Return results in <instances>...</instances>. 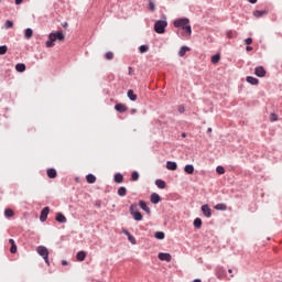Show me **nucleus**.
Here are the masks:
<instances>
[{
	"label": "nucleus",
	"instance_id": "obj_50",
	"mask_svg": "<svg viewBox=\"0 0 282 282\" xmlns=\"http://www.w3.org/2000/svg\"><path fill=\"white\" fill-rule=\"evenodd\" d=\"M62 265H67V260H63Z\"/></svg>",
	"mask_w": 282,
	"mask_h": 282
},
{
	"label": "nucleus",
	"instance_id": "obj_38",
	"mask_svg": "<svg viewBox=\"0 0 282 282\" xmlns=\"http://www.w3.org/2000/svg\"><path fill=\"white\" fill-rule=\"evenodd\" d=\"M4 217H14V212L12 209H6Z\"/></svg>",
	"mask_w": 282,
	"mask_h": 282
},
{
	"label": "nucleus",
	"instance_id": "obj_17",
	"mask_svg": "<svg viewBox=\"0 0 282 282\" xmlns=\"http://www.w3.org/2000/svg\"><path fill=\"white\" fill-rule=\"evenodd\" d=\"M263 14H268V11H265V10L253 11V17H256V19H260V17H263Z\"/></svg>",
	"mask_w": 282,
	"mask_h": 282
},
{
	"label": "nucleus",
	"instance_id": "obj_23",
	"mask_svg": "<svg viewBox=\"0 0 282 282\" xmlns=\"http://www.w3.org/2000/svg\"><path fill=\"white\" fill-rule=\"evenodd\" d=\"M46 173H47V177H50L51 180H54L56 177V175H57L56 171L54 169H48L46 171Z\"/></svg>",
	"mask_w": 282,
	"mask_h": 282
},
{
	"label": "nucleus",
	"instance_id": "obj_34",
	"mask_svg": "<svg viewBox=\"0 0 282 282\" xmlns=\"http://www.w3.org/2000/svg\"><path fill=\"white\" fill-rule=\"evenodd\" d=\"M6 30H10V28H14V22L7 20L4 23Z\"/></svg>",
	"mask_w": 282,
	"mask_h": 282
},
{
	"label": "nucleus",
	"instance_id": "obj_15",
	"mask_svg": "<svg viewBox=\"0 0 282 282\" xmlns=\"http://www.w3.org/2000/svg\"><path fill=\"white\" fill-rule=\"evenodd\" d=\"M116 111H119V113H124V111H127V106L122 105V104H117L115 106Z\"/></svg>",
	"mask_w": 282,
	"mask_h": 282
},
{
	"label": "nucleus",
	"instance_id": "obj_47",
	"mask_svg": "<svg viewBox=\"0 0 282 282\" xmlns=\"http://www.w3.org/2000/svg\"><path fill=\"white\" fill-rule=\"evenodd\" d=\"M15 1V6H21V3H23V0H14Z\"/></svg>",
	"mask_w": 282,
	"mask_h": 282
},
{
	"label": "nucleus",
	"instance_id": "obj_36",
	"mask_svg": "<svg viewBox=\"0 0 282 282\" xmlns=\"http://www.w3.org/2000/svg\"><path fill=\"white\" fill-rule=\"evenodd\" d=\"M155 239L162 240L164 239V232L163 231H156L154 234Z\"/></svg>",
	"mask_w": 282,
	"mask_h": 282
},
{
	"label": "nucleus",
	"instance_id": "obj_54",
	"mask_svg": "<svg viewBox=\"0 0 282 282\" xmlns=\"http://www.w3.org/2000/svg\"><path fill=\"white\" fill-rule=\"evenodd\" d=\"M228 272H229V274H232V269H229Z\"/></svg>",
	"mask_w": 282,
	"mask_h": 282
},
{
	"label": "nucleus",
	"instance_id": "obj_41",
	"mask_svg": "<svg viewBox=\"0 0 282 282\" xmlns=\"http://www.w3.org/2000/svg\"><path fill=\"white\" fill-rule=\"evenodd\" d=\"M276 120H279V117L276 116V113H271L270 115V121L271 122H276Z\"/></svg>",
	"mask_w": 282,
	"mask_h": 282
},
{
	"label": "nucleus",
	"instance_id": "obj_26",
	"mask_svg": "<svg viewBox=\"0 0 282 282\" xmlns=\"http://www.w3.org/2000/svg\"><path fill=\"white\" fill-rule=\"evenodd\" d=\"M215 209L216 210H227L228 209V206H226V204L224 203H219L215 206Z\"/></svg>",
	"mask_w": 282,
	"mask_h": 282
},
{
	"label": "nucleus",
	"instance_id": "obj_16",
	"mask_svg": "<svg viewBox=\"0 0 282 282\" xmlns=\"http://www.w3.org/2000/svg\"><path fill=\"white\" fill-rule=\"evenodd\" d=\"M86 258H87V252H85V251H79L76 254L77 261H84Z\"/></svg>",
	"mask_w": 282,
	"mask_h": 282
},
{
	"label": "nucleus",
	"instance_id": "obj_6",
	"mask_svg": "<svg viewBox=\"0 0 282 282\" xmlns=\"http://www.w3.org/2000/svg\"><path fill=\"white\" fill-rule=\"evenodd\" d=\"M159 259H160V261H166L167 263H171L173 257L171 256V253L160 252Z\"/></svg>",
	"mask_w": 282,
	"mask_h": 282
},
{
	"label": "nucleus",
	"instance_id": "obj_29",
	"mask_svg": "<svg viewBox=\"0 0 282 282\" xmlns=\"http://www.w3.org/2000/svg\"><path fill=\"white\" fill-rule=\"evenodd\" d=\"M15 69L17 72H20V73L25 72V64H17Z\"/></svg>",
	"mask_w": 282,
	"mask_h": 282
},
{
	"label": "nucleus",
	"instance_id": "obj_48",
	"mask_svg": "<svg viewBox=\"0 0 282 282\" xmlns=\"http://www.w3.org/2000/svg\"><path fill=\"white\" fill-rule=\"evenodd\" d=\"M246 50L247 52H252V46H247Z\"/></svg>",
	"mask_w": 282,
	"mask_h": 282
},
{
	"label": "nucleus",
	"instance_id": "obj_39",
	"mask_svg": "<svg viewBox=\"0 0 282 282\" xmlns=\"http://www.w3.org/2000/svg\"><path fill=\"white\" fill-rule=\"evenodd\" d=\"M128 240L130 241V243H132V246H135L137 243L135 237H133L131 234L128 236Z\"/></svg>",
	"mask_w": 282,
	"mask_h": 282
},
{
	"label": "nucleus",
	"instance_id": "obj_42",
	"mask_svg": "<svg viewBox=\"0 0 282 282\" xmlns=\"http://www.w3.org/2000/svg\"><path fill=\"white\" fill-rule=\"evenodd\" d=\"M221 272H224V269H220V270H218V271L216 272L217 279H224V273H221Z\"/></svg>",
	"mask_w": 282,
	"mask_h": 282
},
{
	"label": "nucleus",
	"instance_id": "obj_51",
	"mask_svg": "<svg viewBox=\"0 0 282 282\" xmlns=\"http://www.w3.org/2000/svg\"><path fill=\"white\" fill-rule=\"evenodd\" d=\"M249 3H257V0H249Z\"/></svg>",
	"mask_w": 282,
	"mask_h": 282
},
{
	"label": "nucleus",
	"instance_id": "obj_44",
	"mask_svg": "<svg viewBox=\"0 0 282 282\" xmlns=\"http://www.w3.org/2000/svg\"><path fill=\"white\" fill-rule=\"evenodd\" d=\"M11 254H14L17 252V245H12L10 248Z\"/></svg>",
	"mask_w": 282,
	"mask_h": 282
},
{
	"label": "nucleus",
	"instance_id": "obj_32",
	"mask_svg": "<svg viewBox=\"0 0 282 282\" xmlns=\"http://www.w3.org/2000/svg\"><path fill=\"white\" fill-rule=\"evenodd\" d=\"M194 228H197V229L202 228V218H196L194 220Z\"/></svg>",
	"mask_w": 282,
	"mask_h": 282
},
{
	"label": "nucleus",
	"instance_id": "obj_55",
	"mask_svg": "<svg viewBox=\"0 0 282 282\" xmlns=\"http://www.w3.org/2000/svg\"><path fill=\"white\" fill-rule=\"evenodd\" d=\"M135 111H137L135 109H132V113H135Z\"/></svg>",
	"mask_w": 282,
	"mask_h": 282
},
{
	"label": "nucleus",
	"instance_id": "obj_3",
	"mask_svg": "<svg viewBox=\"0 0 282 282\" xmlns=\"http://www.w3.org/2000/svg\"><path fill=\"white\" fill-rule=\"evenodd\" d=\"M167 26H169V21H166V15H163L162 20H158L154 23V32H156V34H164V32H166Z\"/></svg>",
	"mask_w": 282,
	"mask_h": 282
},
{
	"label": "nucleus",
	"instance_id": "obj_49",
	"mask_svg": "<svg viewBox=\"0 0 282 282\" xmlns=\"http://www.w3.org/2000/svg\"><path fill=\"white\" fill-rule=\"evenodd\" d=\"M9 243H11V246H15L14 239H10V240H9Z\"/></svg>",
	"mask_w": 282,
	"mask_h": 282
},
{
	"label": "nucleus",
	"instance_id": "obj_2",
	"mask_svg": "<svg viewBox=\"0 0 282 282\" xmlns=\"http://www.w3.org/2000/svg\"><path fill=\"white\" fill-rule=\"evenodd\" d=\"M56 41H65V34L61 31H56L48 34V41L45 42V47H54Z\"/></svg>",
	"mask_w": 282,
	"mask_h": 282
},
{
	"label": "nucleus",
	"instance_id": "obj_10",
	"mask_svg": "<svg viewBox=\"0 0 282 282\" xmlns=\"http://www.w3.org/2000/svg\"><path fill=\"white\" fill-rule=\"evenodd\" d=\"M139 206L144 210V213H147L148 215H151V208H149V205H147V202L140 200Z\"/></svg>",
	"mask_w": 282,
	"mask_h": 282
},
{
	"label": "nucleus",
	"instance_id": "obj_31",
	"mask_svg": "<svg viewBox=\"0 0 282 282\" xmlns=\"http://www.w3.org/2000/svg\"><path fill=\"white\" fill-rule=\"evenodd\" d=\"M138 180H140V174L138 172H132L131 181L132 182H138Z\"/></svg>",
	"mask_w": 282,
	"mask_h": 282
},
{
	"label": "nucleus",
	"instance_id": "obj_37",
	"mask_svg": "<svg viewBox=\"0 0 282 282\" xmlns=\"http://www.w3.org/2000/svg\"><path fill=\"white\" fill-rule=\"evenodd\" d=\"M7 53H8V46L7 45L0 46V56H3Z\"/></svg>",
	"mask_w": 282,
	"mask_h": 282
},
{
	"label": "nucleus",
	"instance_id": "obj_27",
	"mask_svg": "<svg viewBox=\"0 0 282 282\" xmlns=\"http://www.w3.org/2000/svg\"><path fill=\"white\" fill-rule=\"evenodd\" d=\"M139 52L140 54H147V52H149V45L143 44L139 47Z\"/></svg>",
	"mask_w": 282,
	"mask_h": 282
},
{
	"label": "nucleus",
	"instance_id": "obj_25",
	"mask_svg": "<svg viewBox=\"0 0 282 282\" xmlns=\"http://www.w3.org/2000/svg\"><path fill=\"white\" fill-rule=\"evenodd\" d=\"M155 185L158 186V188H166V182H164L163 180H156Z\"/></svg>",
	"mask_w": 282,
	"mask_h": 282
},
{
	"label": "nucleus",
	"instance_id": "obj_56",
	"mask_svg": "<svg viewBox=\"0 0 282 282\" xmlns=\"http://www.w3.org/2000/svg\"><path fill=\"white\" fill-rule=\"evenodd\" d=\"M183 138H186V134H185V133H183Z\"/></svg>",
	"mask_w": 282,
	"mask_h": 282
},
{
	"label": "nucleus",
	"instance_id": "obj_35",
	"mask_svg": "<svg viewBox=\"0 0 282 282\" xmlns=\"http://www.w3.org/2000/svg\"><path fill=\"white\" fill-rule=\"evenodd\" d=\"M216 173H218V175H224V173H226V170L224 169V166L218 165L216 167Z\"/></svg>",
	"mask_w": 282,
	"mask_h": 282
},
{
	"label": "nucleus",
	"instance_id": "obj_52",
	"mask_svg": "<svg viewBox=\"0 0 282 282\" xmlns=\"http://www.w3.org/2000/svg\"><path fill=\"white\" fill-rule=\"evenodd\" d=\"M181 113H184V108H180Z\"/></svg>",
	"mask_w": 282,
	"mask_h": 282
},
{
	"label": "nucleus",
	"instance_id": "obj_46",
	"mask_svg": "<svg viewBox=\"0 0 282 282\" xmlns=\"http://www.w3.org/2000/svg\"><path fill=\"white\" fill-rule=\"evenodd\" d=\"M122 234L126 235V236H128V237L131 235V234L129 232V230H127V229H122Z\"/></svg>",
	"mask_w": 282,
	"mask_h": 282
},
{
	"label": "nucleus",
	"instance_id": "obj_22",
	"mask_svg": "<svg viewBox=\"0 0 282 282\" xmlns=\"http://www.w3.org/2000/svg\"><path fill=\"white\" fill-rule=\"evenodd\" d=\"M131 215H132L134 221H142V213H140V212H134V213H132Z\"/></svg>",
	"mask_w": 282,
	"mask_h": 282
},
{
	"label": "nucleus",
	"instance_id": "obj_9",
	"mask_svg": "<svg viewBox=\"0 0 282 282\" xmlns=\"http://www.w3.org/2000/svg\"><path fill=\"white\" fill-rule=\"evenodd\" d=\"M161 197H160V194H158V193H153V194H151V196H150V202L152 203V204H160V202H161Z\"/></svg>",
	"mask_w": 282,
	"mask_h": 282
},
{
	"label": "nucleus",
	"instance_id": "obj_14",
	"mask_svg": "<svg viewBox=\"0 0 282 282\" xmlns=\"http://www.w3.org/2000/svg\"><path fill=\"white\" fill-rule=\"evenodd\" d=\"M186 52H191V47L182 46L178 51V56H181V58L186 56Z\"/></svg>",
	"mask_w": 282,
	"mask_h": 282
},
{
	"label": "nucleus",
	"instance_id": "obj_40",
	"mask_svg": "<svg viewBox=\"0 0 282 282\" xmlns=\"http://www.w3.org/2000/svg\"><path fill=\"white\" fill-rule=\"evenodd\" d=\"M138 213V205L133 204L130 206V214Z\"/></svg>",
	"mask_w": 282,
	"mask_h": 282
},
{
	"label": "nucleus",
	"instance_id": "obj_20",
	"mask_svg": "<svg viewBox=\"0 0 282 282\" xmlns=\"http://www.w3.org/2000/svg\"><path fill=\"white\" fill-rule=\"evenodd\" d=\"M33 34H34V31H32V29H30V28L25 29V31H24L25 39H28V40L32 39Z\"/></svg>",
	"mask_w": 282,
	"mask_h": 282
},
{
	"label": "nucleus",
	"instance_id": "obj_11",
	"mask_svg": "<svg viewBox=\"0 0 282 282\" xmlns=\"http://www.w3.org/2000/svg\"><path fill=\"white\" fill-rule=\"evenodd\" d=\"M166 170L167 171H177V163L173 161L166 162Z\"/></svg>",
	"mask_w": 282,
	"mask_h": 282
},
{
	"label": "nucleus",
	"instance_id": "obj_28",
	"mask_svg": "<svg viewBox=\"0 0 282 282\" xmlns=\"http://www.w3.org/2000/svg\"><path fill=\"white\" fill-rule=\"evenodd\" d=\"M118 195L119 197H124L127 195V187H119Z\"/></svg>",
	"mask_w": 282,
	"mask_h": 282
},
{
	"label": "nucleus",
	"instance_id": "obj_7",
	"mask_svg": "<svg viewBox=\"0 0 282 282\" xmlns=\"http://www.w3.org/2000/svg\"><path fill=\"white\" fill-rule=\"evenodd\" d=\"M254 74L258 78H263L265 76V68H263V66H258L254 68Z\"/></svg>",
	"mask_w": 282,
	"mask_h": 282
},
{
	"label": "nucleus",
	"instance_id": "obj_19",
	"mask_svg": "<svg viewBox=\"0 0 282 282\" xmlns=\"http://www.w3.org/2000/svg\"><path fill=\"white\" fill-rule=\"evenodd\" d=\"M113 180L117 184H122L124 176H122V174H120V173H117V174H115Z\"/></svg>",
	"mask_w": 282,
	"mask_h": 282
},
{
	"label": "nucleus",
	"instance_id": "obj_33",
	"mask_svg": "<svg viewBox=\"0 0 282 282\" xmlns=\"http://www.w3.org/2000/svg\"><path fill=\"white\" fill-rule=\"evenodd\" d=\"M148 8L151 12H155V3L153 1L149 0Z\"/></svg>",
	"mask_w": 282,
	"mask_h": 282
},
{
	"label": "nucleus",
	"instance_id": "obj_43",
	"mask_svg": "<svg viewBox=\"0 0 282 282\" xmlns=\"http://www.w3.org/2000/svg\"><path fill=\"white\" fill-rule=\"evenodd\" d=\"M106 58H107V61L113 59V53L112 52H107L106 53Z\"/></svg>",
	"mask_w": 282,
	"mask_h": 282
},
{
	"label": "nucleus",
	"instance_id": "obj_5",
	"mask_svg": "<svg viewBox=\"0 0 282 282\" xmlns=\"http://www.w3.org/2000/svg\"><path fill=\"white\" fill-rule=\"evenodd\" d=\"M200 210H202L204 217H207V218L213 217V210L210 209V206H208V205H203V206L200 207Z\"/></svg>",
	"mask_w": 282,
	"mask_h": 282
},
{
	"label": "nucleus",
	"instance_id": "obj_30",
	"mask_svg": "<svg viewBox=\"0 0 282 282\" xmlns=\"http://www.w3.org/2000/svg\"><path fill=\"white\" fill-rule=\"evenodd\" d=\"M221 56H219V54H216L214 56H212V63L214 65H217V63L220 61Z\"/></svg>",
	"mask_w": 282,
	"mask_h": 282
},
{
	"label": "nucleus",
	"instance_id": "obj_4",
	"mask_svg": "<svg viewBox=\"0 0 282 282\" xmlns=\"http://www.w3.org/2000/svg\"><path fill=\"white\" fill-rule=\"evenodd\" d=\"M37 254H40V257L44 259L45 263L50 265V251L45 247H37Z\"/></svg>",
	"mask_w": 282,
	"mask_h": 282
},
{
	"label": "nucleus",
	"instance_id": "obj_13",
	"mask_svg": "<svg viewBox=\"0 0 282 282\" xmlns=\"http://www.w3.org/2000/svg\"><path fill=\"white\" fill-rule=\"evenodd\" d=\"M184 172L187 173V175H193V173H195V166H193V164H187L184 167Z\"/></svg>",
	"mask_w": 282,
	"mask_h": 282
},
{
	"label": "nucleus",
	"instance_id": "obj_8",
	"mask_svg": "<svg viewBox=\"0 0 282 282\" xmlns=\"http://www.w3.org/2000/svg\"><path fill=\"white\" fill-rule=\"evenodd\" d=\"M48 215H50V207H44L41 212L40 220L46 221Z\"/></svg>",
	"mask_w": 282,
	"mask_h": 282
},
{
	"label": "nucleus",
	"instance_id": "obj_45",
	"mask_svg": "<svg viewBox=\"0 0 282 282\" xmlns=\"http://www.w3.org/2000/svg\"><path fill=\"white\" fill-rule=\"evenodd\" d=\"M246 45H252V39L248 37L245 40Z\"/></svg>",
	"mask_w": 282,
	"mask_h": 282
},
{
	"label": "nucleus",
	"instance_id": "obj_21",
	"mask_svg": "<svg viewBox=\"0 0 282 282\" xmlns=\"http://www.w3.org/2000/svg\"><path fill=\"white\" fill-rule=\"evenodd\" d=\"M247 83H249V85H259V80L257 79V77L252 76L247 77Z\"/></svg>",
	"mask_w": 282,
	"mask_h": 282
},
{
	"label": "nucleus",
	"instance_id": "obj_24",
	"mask_svg": "<svg viewBox=\"0 0 282 282\" xmlns=\"http://www.w3.org/2000/svg\"><path fill=\"white\" fill-rule=\"evenodd\" d=\"M86 181L88 182V184H95L96 183V176L94 174H88L86 176Z\"/></svg>",
	"mask_w": 282,
	"mask_h": 282
},
{
	"label": "nucleus",
	"instance_id": "obj_53",
	"mask_svg": "<svg viewBox=\"0 0 282 282\" xmlns=\"http://www.w3.org/2000/svg\"><path fill=\"white\" fill-rule=\"evenodd\" d=\"M207 131H208V133H210V132L213 131V128H208V130H207Z\"/></svg>",
	"mask_w": 282,
	"mask_h": 282
},
{
	"label": "nucleus",
	"instance_id": "obj_1",
	"mask_svg": "<svg viewBox=\"0 0 282 282\" xmlns=\"http://www.w3.org/2000/svg\"><path fill=\"white\" fill-rule=\"evenodd\" d=\"M191 20L188 18L176 19L173 22L174 28H181L176 34L182 36V39H191V34H193V29L191 28Z\"/></svg>",
	"mask_w": 282,
	"mask_h": 282
},
{
	"label": "nucleus",
	"instance_id": "obj_12",
	"mask_svg": "<svg viewBox=\"0 0 282 282\" xmlns=\"http://www.w3.org/2000/svg\"><path fill=\"white\" fill-rule=\"evenodd\" d=\"M55 219L58 224H67V218L62 213H57Z\"/></svg>",
	"mask_w": 282,
	"mask_h": 282
},
{
	"label": "nucleus",
	"instance_id": "obj_18",
	"mask_svg": "<svg viewBox=\"0 0 282 282\" xmlns=\"http://www.w3.org/2000/svg\"><path fill=\"white\" fill-rule=\"evenodd\" d=\"M128 98L130 99V100H132V102H135L137 100H138V95H134V93H133V90L132 89H130V90H128Z\"/></svg>",
	"mask_w": 282,
	"mask_h": 282
}]
</instances>
